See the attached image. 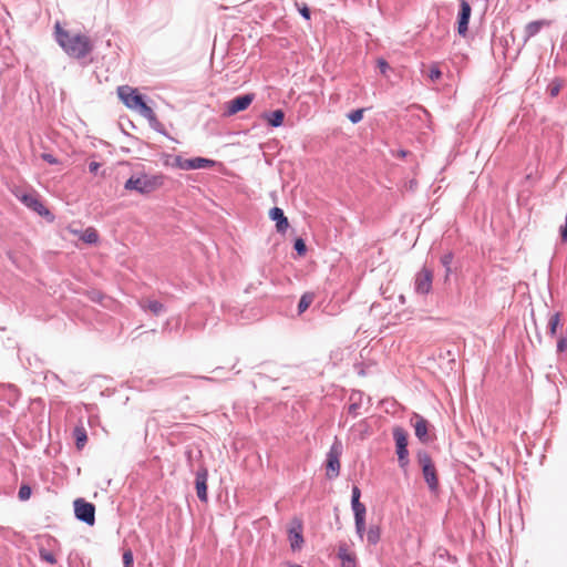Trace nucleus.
Returning a JSON list of instances; mask_svg holds the SVG:
<instances>
[{
  "label": "nucleus",
  "mask_w": 567,
  "mask_h": 567,
  "mask_svg": "<svg viewBox=\"0 0 567 567\" xmlns=\"http://www.w3.org/2000/svg\"><path fill=\"white\" fill-rule=\"evenodd\" d=\"M55 37L61 48L72 58H85L93 50V44L87 35L71 33L64 30L59 22L55 23Z\"/></svg>",
  "instance_id": "1"
},
{
  "label": "nucleus",
  "mask_w": 567,
  "mask_h": 567,
  "mask_svg": "<svg viewBox=\"0 0 567 567\" xmlns=\"http://www.w3.org/2000/svg\"><path fill=\"white\" fill-rule=\"evenodd\" d=\"M117 96L126 107L138 111L151 124L157 123L155 112L144 102L143 96L136 89L130 85H121L117 87Z\"/></svg>",
  "instance_id": "2"
},
{
  "label": "nucleus",
  "mask_w": 567,
  "mask_h": 567,
  "mask_svg": "<svg viewBox=\"0 0 567 567\" xmlns=\"http://www.w3.org/2000/svg\"><path fill=\"white\" fill-rule=\"evenodd\" d=\"M164 184L163 175H138L130 177L125 183V189L136 190L141 194H150Z\"/></svg>",
  "instance_id": "3"
},
{
  "label": "nucleus",
  "mask_w": 567,
  "mask_h": 567,
  "mask_svg": "<svg viewBox=\"0 0 567 567\" xmlns=\"http://www.w3.org/2000/svg\"><path fill=\"white\" fill-rule=\"evenodd\" d=\"M12 194L29 209L33 210L40 216H49L50 212L41 202L40 195L34 190H23L20 187H14Z\"/></svg>",
  "instance_id": "4"
},
{
  "label": "nucleus",
  "mask_w": 567,
  "mask_h": 567,
  "mask_svg": "<svg viewBox=\"0 0 567 567\" xmlns=\"http://www.w3.org/2000/svg\"><path fill=\"white\" fill-rule=\"evenodd\" d=\"M342 454V444L336 440L331 445L326 462V475L328 478H336L340 474V457Z\"/></svg>",
  "instance_id": "5"
},
{
  "label": "nucleus",
  "mask_w": 567,
  "mask_h": 567,
  "mask_svg": "<svg viewBox=\"0 0 567 567\" xmlns=\"http://www.w3.org/2000/svg\"><path fill=\"white\" fill-rule=\"evenodd\" d=\"M417 462L422 467V473L426 484L429 485L431 491H435L439 486V478L436 474V468L426 452L417 453Z\"/></svg>",
  "instance_id": "6"
},
{
  "label": "nucleus",
  "mask_w": 567,
  "mask_h": 567,
  "mask_svg": "<svg viewBox=\"0 0 567 567\" xmlns=\"http://www.w3.org/2000/svg\"><path fill=\"white\" fill-rule=\"evenodd\" d=\"M74 512L78 519L93 525L95 522V507L93 504L79 498L74 502Z\"/></svg>",
  "instance_id": "7"
},
{
  "label": "nucleus",
  "mask_w": 567,
  "mask_h": 567,
  "mask_svg": "<svg viewBox=\"0 0 567 567\" xmlns=\"http://www.w3.org/2000/svg\"><path fill=\"white\" fill-rule=\"evenodd\" d=\"M216 162L209 158L204 157H195V158H183L176 157L175 165L176 167L185 171L189 169H199V168H209L215 166Z\"/></svg>",
  "instance_id": "8"
},
{
  "label": "nucleus",
  "mask_w": 567,
  "mask_h": 567,
  "mask_svg": "<svg viewBox=\"0 0 567 567\" xmlns=\"http://www.w3.org/2000/svg\"><path fill=\"white\" fill-rule=\"evenodd\" d=\"M433 272L427 268H422L415 276L414 288L417 293L427 295L432 289Z\"/></svg>",
  "instance_id": "9"
},
{
  "label": "nucleus",
  "mask_w": 567,
  "mask_h": 567,
  "mask_svg": "<svg viewBox=\"0 0 567 567\" xmlns=\"http://www.w3.org/2000/svg\"><path fill=\"white\" fill-rule=\"evenodd\" d=\"M472 8L466 0H460V12L457 16V33L465 38L468 33V21Z\"/></svg>",
  "instance_id": "10"
},
{
  "label": "nucleus",
  "mask_w": 567,
  "mask_h": 567,
  "mask_svg": "<svg viewBox=\"0 0 567 567\" xmlns=\"http://www.w3.org/2000/svg\"><path fill=\"white\" fill-rule=\"evenodd\" d=\"M288 537L290 542V547L292 550H298L303 545V536H302V523L299 519H295L291 523L290 528L288 529Z\"/></svg>",
  "instance_id": "11"
},
{
  "label": "nucleus",
  "mask_w": 567,
  "mask_h": 567,
  "mask_svg": "<svg viewBox=\"0 0 567 567\" xmlns=\"http://www.w3.org/2000/svg\"><path fill=\"white\" fill-rule=\"evenodd\" d=\"M254 97L255 95L249 93L237 96L234 100L229 101L227 103V114L234 115L240 111L248 109V106L252 103Z\"/></svg>",
  "instance_id": "12"
},
{
  "label": "nucleus",
  "mask_w": 567,
  "mask_h": 567,
  "mask_svg": "<svg viewBox=\"0 0 567 567\" xmlns=\"http://www.w3.org/2000/svg\"><path fill=\"white\" fill-rule=\"evenodd\" d=\"M48 545L49 547H44V546H41L39 548V555H40V558L50 564V565H54L56 564V554L60 551V547H59V544L55 539H48Z\"/></svg>",
  "instance_id": "13"
},
{
  "label": "nucleus",
  "mask_w": 567,
  "mask_h": 567,
  "mask_svg": "<svg viewBox=\"0 0 567 567\" xmlns=\"http://www.w3.org/2000/svg\"><path fill=\"white\" fill-rule=\"evenodd\" d=\"M207 480H208V471L206 467H200L197 472H196V480H195V485H196V494H197V497L202 501V502H207Z\"/></svg>",
  "instance_id": "14"
},
{
  "label": "nucleus",
  "mask_w": 567,
  "mask_h": 567,
  "mask_svg": "<svg viewBox=\"0 0 567 567\" xmlns=\"http://www.w3.org/2000/svg\"><path fill=\"white\" fill-rule=\"evenodd\" d=\"M411 421L413 423L416 437L422 442H427L429 441V435H427L429 423H427V421L419 414H414L413 417L411 419Z\"/></svg>",
  "instance_id": "15"
},
{
  "label": "nucleus",
  "mask_w": 567,
  "mask_h": 567,
  "mask_svg": "<svg viewBox=\"0 0 567 567\" xmlns=\"http://www.w3.org/2000/svg\"><path fill=\"white\" fill-rule=\"evenodd\" d=\"M269 217L276 221V229L279 233H284L289 227L287 217L284 215L281 208L274 207L269 212Z\"/></svg>",
  "instance_id": "16"
},
{
  "label": "nucleus",
  "mask_w": 567,
  "mask_h": 567,
  "mask_svg": "<svg viewBox=\"0 0 567 567\" xmlns=\"http://www.w3.org/2000/svg\"><path fill=\"white\" fill-rule=\"evenodd\" d=\"M138 305L143 310L150 311L154 315H158L164 310L162 302L150 298L140 300Z\"/></svg>",
  "instance_id": "17"
},
{
  "label": "nucleus",
  "mask_w": 567,
  "mask_h": 567,
  "mask_svg": "<svg viewBox=\"0 0 567 567\" xmlns=\"http://www.w3.org/2000/svg\"><path fill=\"white\" fill-rule=\"evenodd\" d=\"M73 439L78 450H82L87 442V433L82 424H79L73 430Z\"/></svg>",
  "instance_id": "18"
},
{
  "label": "nucleus",
  "mask_w": 567,
  "mask_h": 567,
  "mask_svg": "<svg viewBox=\"0 0 567 567\" xmlns=\"http://www.w3.org/2000/svg\"><path fill=\"white\" fill-rule=\"evenodd\" d=\"M262 117L274 127L282 125L285 113L281 110H276L271 113H265Z\"/></svg>",
  "instance_id": "19"
},
{
  "label": "nucleus",
  "mask_w": 567,
  "mask_h": 567,
  "mask_svg": "<svg viewBox=\"0 0 567 567\" xmlns=\"http://www.w3.org/2000/svg\"><path fill=\"white\" fill-rule=\"evenodd\" d=\"M544 25H548L545 20L529 22L525 28L526 39L536 35Z\"/></svg>",
  "instance_id": "20"
},
{
  "label": "nucleus",
  "mask_w": 567,
  "mask_h": 567,
  "mask_svg": "<svg viewBox=\"0 0 567 567\" xmlns=\"http://www.w3.org/2000/svg\"><path fill=\"white\" fill-rule=\"evenodd\" d=\"M393 437L398 446H408V433L404 429L396 426L393 429Z\"/></svg>",
  "instance_id": "21"
},
{
  "label": "nucleus",
  "mask_w": 567,
  "mask_h": 567,
  "mask_svg": "<svg viewBox=\"0 0 567 567\" xmlns=\"http://www.w3.org/2000/svg\"><path fill=\"white\" fill-rule=\"evenodd\" d=\"M315 298H316V295L313 292L303 293L298 303L299 313L305 312L310 307V305L313 302Z\"/></svg>",
  "instance_id": "22"
},
{
  "label": "nucleus",
  "mask_w": 567,
  "mask_h": 567,
  "mask_svg": "<svg viewBox=\"0 0 567 567\" xmlns=\"http://www.w3.org/2000/svg\"><path fill=\"white\" fill-rule=\"evenodd\" d=\"M81 239L86 244H96L99 241V234L95 228L89 227L81 233Z\"/></svg>",
  "instance_id": "23"
},
{
  "label": "nucleus",
  "mask_w": 567,
  "mask_h": 567,
  "mask_svg": "<svg viewBox=\"0 0 567 567\" xmlns=\"http://www.w3.org/2000/svg\"><path fill=\"white\" fill-rule=\"evenodd\" d=\"M339 556L341 558L342 567H357L355 558L352 554L346 550H340Z\"/></svg>",
  "instance_id": "24"
},
{
  "label": "nucleus",
  "mask_w": 567,
  "mask_h": 567,
  "mask_svg": "<svg viewBox=\"0 0 567 567\" xmlns=\"http://www.w3.org/2000/svg\"><path fill=\"white\" fill-rule=\"evenodd\" d=\"M381 537V532L379 526H371L368 530L367 538L368 542L372 545H375Z\"/></svg>",
  "instance_id": "25"
},
{
  "label": "nucleus",
  "mask_w": 567,
  "mask_h": 567,
  "mask_svg": "<svg viewBox=\"0 0 567 567\" xmlns=\"http://www.w3.org/2000/svg\"><path fill=\"white\" fill-rule=\"evenodd\" d=\"M396 454H398V458H399L401 467L404 468L409 463V460H408L409 452H408L406 446H398Z\"/></svg>",
  "instance_id": "26"
},
{
  "label": "nucleus",
  "mask_w": 567,
  "mask_h": 567,
  "mask_svg": "<svg viewBox=\"0 0 567 567\" xmlns=\"http://www.w3.org/2000/svg\"><path fill=\"white\" fill-rule=\"evenodd\" d=\"M560 323V316L559 313H555L550 317L548 326H549V332L551 336L556 334L557 328Z\"/></svg>",
  "instance_id": "27"
},
{
  "label": "nucleus",
  "mask_w": 567,
  "mask_h": 567,
  "mask_svg": "<svg viewBox=\"0 0 567 567\" xmlns=\"http://www.w3.org/2000/svg\"><path fill=\"white\" fill-rule=\"evenodd\" d=\"M442 76V72L439 68V64L437 63H433L431 64L430 66V72H429V78L432 82H435L437 80H440Z\"/></svg>",
  "instance_id": "28"
},
{
  "label": "nucleus",
  "mask_w": 567,
  "mask_h": 567,
  "mask_svg": "<svg viewBox=\"0 0 567 567\" xmlns=\"http://www.w3.org/2000/svg\"><path fill=\"white\" fill-rule=\"evenodd\" d=\"M355 520V529L360 538H363V534L365 530V516L354 517Z\"/></svg>",
  "instance_id": "29"
},
{
  "label": "nucleus",
  "mask_w": 567,
  "mask_h": 567,
  "mask_svg": "<svg viewBox=\"0 0 567 567\" xmlns=\"http://www.w3.org/2000/svg\"><path fill=\"white\" fill-rule=\"evenodd\" d=\"M354 517L365 516V506L360 502H351Z\"/></svg>",
  "instance_id": "30"
},
{
  "label": "nucleus",
  "mask_w": 567,
  "mask_h": 567,
  "mask_svg": "<svg viewBox=\"0 0 567 567\" xmlns=\"http://www.w3.org/2000/svg\"><path fill=\"white\" fill-rule=\"evenodd\" d=\"M134 565V556L133 551L127 548L123 551V566L124 567H133Z\"/></svg>",
  "instance_id": "31"
},
{
  "label": "nucleus",
  "mask_w": 567,
  "mask_h": 567,
  "mask_svg": "<svg viewBox=\"0 0 567 567\" xmlns=\"http://www.w3.org/2000/svg\"><path fill=\"white\" fill-rule=\"evenodd\" d=\"M18 496L21 501H28L31 496V487L29 485H21Z\"/></svg>",
  "instance_id": "32"
},
{
  "label": "nucleus",
  "mask_w": 567,
  "mask_h": 567,
  "mask_svg": "<svg viewBox=\"0 0 567 567\" xmlns=\"http://www.w3.org/2000/svg\"><path fill=\"white\" fill-rule=\"evenodd\" d=\"M295 249L299 256H303L307 251L305 241L301 238L295 240Z\"/></svg>",
  "instance_id": "33"
},
{
  "label": "nucleus",
  "mask_w": 567,
  "mask_h": 567,
  "mask_svg": "<svg viewBox=\"0 0 567 567\" xmlns=\"http://www.w3.org/2000/svg\"><path fill=\"white\" fill-rule=\"evenodd\" d=\"M363 117V110H355V111H352L351 113L348 114V118L352 122V123H358L362 120Z\"/></svg>",
  "instance_id": "34"
},
{
  "label": "nucleus",
  "mask_w": 567,
  "mask_h": 567,
  "mask_svg": "<svg viewBox=\"0 0 567 567\" xmlns=\"http://www.w3.org/2000/svg\"><path fill=\"white\" fill-rule=\"evenodd\" d=\"M561 90L560 81H554L549 86V93L553 97L557 96Z\"/></svg>",
  "instance_id": "35"
},
{
  "label": "nucleus",
  "mask_w": 567,
  "mask_h": 567,
  "mask_svg": "<svg viewBox=\"0 0 567 567\" xmlns=\"http://www.w3.org/2000/svg\"><path fill=\"white\" fill-rule=\"evenodd\" d=\"M567 349V339L560 338L557 342V351L564 352Z\"/></svg>",
  "instance_id": "36"
},
{
  "label": "nucleus",
  "mask_w": 567,
  "mask_h": 567,
  "mask_svg": "<svg viewBox=\"0 0 567 567\" xmlns=\"http://www.w3.org/2000/svg\"><path fill=\"white\" fill-rule=\"evenodd\" d=\"M378 66H379V69L381 71V73H383V74H385V72L389 69L388 62L385 60H383V59H379L378 60Z\"/></svg>",
  "instance_id": "37"
},
{
  "label": "nucleus",
  "mask_w": 567,
  "mask_h": 567,
  "mask_svg": "<svg viewBox=\"0 0 567 567\" xmlns=\"http://www.w3.org/2000/svg\"><path fill=\"white\" fill-rule=\"evenodd\" d=\"M90 298L93 301L102 302L104 296L99 291H92V292H90Z\"/></svg>",
  "instance_id": "38"
},
{
  "label": "nucleus",
  "mask_w": 567,
  "mask_h": 567,
  "mask_svg": "<svg viewBox=\"0 0 567 567\" xmlns=\"http://www.w3.org/2000/svg\"><path fill=\"white\" fill-rule=\"evenodd\" d=\"M42 158L49 164H58V159L52 154L43 153Z\"/></svg>",
  "instance_id": "39"
},
{
  "label": "nucleus",
  "mask_w": 567,
  "mask_h": 567,
  "mask_svg": "<svg viewBox=\"0 0 567 567\" xmlns=\"http://www.w3.org/2000/svg\"><path fill=\"white\" fill-rule=\"evenodd\" d=\"M360 496H361L360 488H359L358 486H353V488H352V499H351V502L360 501Z\"/></svg>",
  "instance_id": "40"
},
{
  "label": "nucleus",
  "mask_w": 567,
  "mask_h": 567,
  "mask_svg": "<svg viewBox=\"0 0 567 567\" xmlns=\"http://www.w3.org/2000/svg\"><path fill=\"white\" fill-rule=\"evenodd\" d=\"M100 166H101V165H100V163H97V162H91V163L89 164V169H90V172H91V173H96V172H97V169L100 168Z\"/></svg>",
  "instance_id": "41"
},
{
  "label": "nucleus",
  "mask_w": 567,
  "mask_h": 567,
  "mask_svg": "<svg viewBox=\"0 0 567 567\" xmlns=\"http://www.w3.org/2000/svg\"><path fill=\"white\" fill-rule=\"evenodd\" d=\"M300 13L302 14V17H305L307 20L310 19V10L303 6V8L300 9Z\"/></svg>",
  "instance_id": "42"
},
{
  "label": "nucleus",
  "mask_w": 567,
  "mask_h": 567,
  "mask_svg": "<svg viewBox=\"0 0 567 567\" xmlns=\"http://www.w3.org/2000/svg\"><path fill=\"white\" fill-rule=\"evenodd\" d=\"M451 260H452V256H451V255H445V256L442 258V262H443V265H444V266H446V267H447V271L450 270V269H449V265H450Z\"/></svg>",
  "instance_id": "43"
},
{
  "label": "nucleus",
  "mask_w": 567,
  "mask_h": 567,
  "mask_svg": "<svg viewBox=\"0 0 567 567\" xmlns=\"http://www.w3.org/2000/svg\"><path fill=\"white\" fill-rule=\"evenodd\" d=\"M69 230L73 234V235H76V236H80L81 237V233L80 230H76V229H72V228H69Z\"/></svg>",
  "instance_id": "44"
},
{
  "label": "nucleus",
  "mask_w": 567,
  "mask_h": 567,
  "mask_svg": "<svg viewBox=\"0 0 567 567\" xmlns=\"http://www.w3.org/2000/svg\"><path fill=\"white\" fill-rule=\"evenodd\" d=\"M285 567H301V566H300V565H295V564H289V563H287V564L285 565Z\"/></svg>",
  "instance_id": "45"
}]
</instances>
